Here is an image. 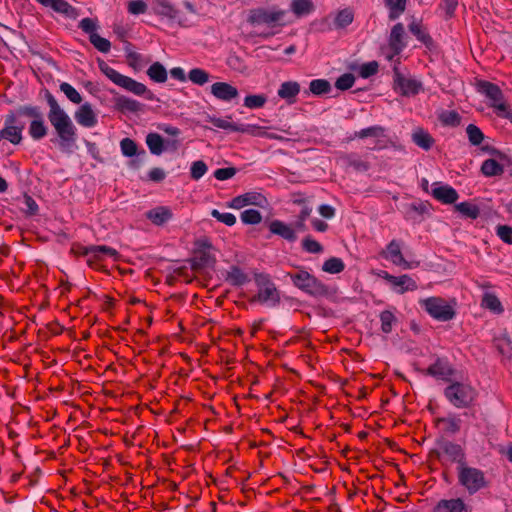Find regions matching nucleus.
<instances>
[{"label": "nucleus", "instance_id": "46", "mask_svg": "<svg viewBox=\"0 0 512 512\" xmlns=\"http://www.w3.org/2000/svg\"><path fill=\"white\" fill-rule=\"evenodd\" d=\"M353 18L354 15L351 10L343 9L336 15L334 23L337 28H344L352 23Z\"/></svg>", "mask_w": 512, "mask_h": 512}, {"label": "nucleus", "instance_id": "61", "mask_svg": "<svg viewBox=\"0 0 512 512\" xmlns=\"http://www.w3.org/2000/svg\"><path fill=\"white\" fill-rule=\"evenodd\" d=\"M443 124L449 126H457L460 124L461 117L456 111H445L440 115Z\"/></svg>", "mask_w": 512, "mask_h": 512}, {"label": "nucleus", "instance_id": "23", "mask_svg": "<svg viewBox=\"0 0 512 512\" xmlns=\"http://www.w3.org/2000/svg\"><path fill=\"white\" fill-rule=\"evenodd\" d=\"M437 424L441 425V430L447 435L457 434L461 429L462 420L455 414L437 419Z\"/></svg>", "mask_w": 512, "mask_h": 512}, {"label": "nucleus", "instance_id": "62", "mask_svg": "<svg viewBox=\"0 0 512 512\" xmlns=\"http://www.w3.org/2000/svg\"><path fill=\"white\" fill-rule=\"evenodd\" d=\"M346 164L352 167L357 172H364L369 169V163L352 156L345 157Z\"/></svg>", "mask_w": 512, "mask_h": 512}, {"label": "nucleus", "instance_id": "17", "mask_svg": "<svg viewBox=\"0 0 512 512\" xmlns=\"http://www.w3.org/2000/svg\"><path fill=\"white\" fill-rule=\"evenodd\" d=\"M264 203H267V201L263 194H240L229 202L228 206L234 209H240L250 204L263 206Z\"/></svg>", "mask_w": 512, "mask_h": 512}, {"label": "nucleus", "instance_id": "39", "mask_svg": "<svg viewBox=\"0 0 512 512\" xmlns=\"http://www.w3.org/2000/svg\"><path fill=\"white\" fill-rule=\"evenodd\" d=\"M494 343L501 355L507 358L512 356V341L506 334L495 338Z\"/></svg>", "mask_w": 512, "mask_h": 512}, {"label": "nucleus", "instance_id": "28", "mask_svg": "<svg viewBox=\"0 0 512 512\" xmlns=\"http://www.w3.org/2000/svg\"><path fill=\"white\" fill-rule=\"evenodd\" d=\"M454 210L458 212L463 218L466 219H476L480 215L479 207L469 201H464L458 204H455Z\"/></svg>", "mask_w": 512, "mask_h": 512}, {"label": "nucleus", "instance_id": "51", "mask_svg": "<svg viewBox=\"0 0 512 512\" xmlns=\"http://www.w3.org/2000/svg\"><path fill=\"white\" fill-rule=\"evenodd\" d=\"M466 132L469 138V141L472 145H479L483 139L484 134L482 131L474 124H469L466 128Z\"/></svg>", "mask_w": 512, "mask_h": 512}, {"label": "nucleus", "instance_id": "9", "mask_svg": "<svg viewBox=\"0 0 512 512\" xmlns=\"http://www.w3.org/2000/svg\"><path fill=\"white\" fill-rule=\"evenodd\" d=\"M285 15L286 11L284 10L260 7L250 10L247 21L254 26L266 25L273 28L285 24Z\"/></svg>", "mask_w": 512, "mask_h": 512}, {"label": "nucleus", "instance_id": "37", "mask_svg": "<svg viewBox=\"0 0 512 512\" xmlns=\"http://www.w3.org/2000/svg\"><path fill=\"white\" fill-rule=\"evenodd\" d=\"M23 126H5L0 132L3 139L9 140L12 144H19L22 140Z\"/></svg>", "mask_w": 512, "mask_h": 512}, {"label": "nucleus", "instance_id": "45", "mask_svg": "<svg viewBox=\"0 0 512 512\" xmlns=\"http://www.w3.org/2000/svg\"><path fill=\"white\" fill-rule=\"evenodd\" d=\"M29 133L32 138L34 139H41L44 137L47 133V128L44 125L43 119L38 118L36 120H33L30 124Z\"/></svg>", "mask_w": 512, "mask_h": 512}, {"label": "nucleus", "instance_id": "15", "mask_svg": "<svg viewBox=\"0 0 512 512\" xmlns=\"http://www.w3.org/2000/svg\"><path fill=\"white\" fill-rule=\"evenodd\" d=\"M395 85L404 96L415 95L421 88V83L415 79L406 78L397 71L395 72Z\"/></svg>", "mask_w": 512, "mask_h": 512}, {"label": "nucleus", "instance_id": "55", "mask_svg": "<svg viewBox=\"0 0 512 512\" xmlns=\"http://www.w3.org/2000/svg\"><path fill=\"white\" fill-rule=\"evenodd\" d=\"M89 40L100 52L107 53L110 50L111 44L109 40L101 37L99 34L90 35Z\"/></svg>", "mask_w": 512, "mask_h": 512}, {"label": "nucleus", "instance_id": "26", "mask_svg": "<svg viewBox=\"0 0 512 512\" xmlns=\"http://www.w3.org/2000/svg\"><path fill=\"white\" fill-rule=\"evenodd\" d=\"M409 31L417 37L429 50L435 48V44L431 36L424 30L419 21L413 20L409 24Z\"/></svg>", "mask_w": 512, "mask_h": 512}, {"label": "nucleus", "instance_id": "35", "mask_svg": "<svg viewBox=\"0 0 512 512\" xmlns=\"http://www.w3.org/2000/svg\"><path fill=\"white\" fill-rule=\"evenodd\" d=\"M146 144L154 155H160L165 150L163 138L157 133H149L146 136Z\"/></svg>", "mask_w": 512, "mask_h": 512}, {"label": "nucleus", "instance_id": "33", "mask_svg": "<svg viewBox=\"0 0 512 512\" xmlns=\"http://www.w3.org/2000/svg\"><path fill=\"white\" fill-rule=\"evenodd\" d=\"M481 305L495 314H501L504 311L500 300L493 293H485Z\"/></svg>", "mask_w": 512, "mask_h": 512}, {"label": "nucleus", "instance_id": "12", "mask_svg": "<svg viewBox=\"0 0 512 512\" xmlns=\"http://www.w3.org/2000/svg\"><path fill=\"white\" fill-rule=\"evenodd\" d=\"M431 205L427 201H415L403 204L401 211L407 220L419 221L423 215L428 214Z\"/></svg>", "mask_w": 512, "mask_h": 512}, {"label": "nucleus", "instance_id": "11", "mask_svg": "<svg viewBox=\"0 0 512 512\" xmlns=\"http://www.w3.org/2000/svg\"><path fill=\"white\" fill-rule=\"evenodd\" d=\"M456 370L446 357H437L435 361L423 371L424 375L446 383L454 379Z\"/></svg>", "mask_w": 512, "mask_h": 512}, {"label": "nucleus", "instance_id": "2", "mask_svg": "<svg viewBox=\"0 0 512 512\" xmlns=\"http://www.w3.org/2000/svg\"><path fill=\"white\" fill-rule=\"evenodd\" d=\"M443 395L455 408L465 409L474 404L478 393L469 382L452 380L444 388Z\"/></svg>", "mask_w": 512, "mask_h": 512}, {"label": "nucleus", "instance_id": "60", "mask_svg": "<svg viewBox=\"0 0 512 512\" xmlns=\"http://www.w3.org/2000/svg\"><path fill=\"white\" fill-rule=\"evenodd\" d=\"M355 77L351 73L341 75L335 82V87L339 90H347L353 86Z\"/></svg>", "mask_w": 512, "mask_h": 512}, {"label": "nucleus", "instance_id": "42", "mask_svg": "<svg viewBox=\"0 0 512 512\" xmlns=\"http://www.w3.org/2000/svg\"><path fill=\"white\" fill-rule=\"evenodd\" d=\"M20 200L22 203L20 209L26 214V216H35L38 214V204L29 194H23Z\"/></svg>", "mask_w": 512, "mask_h": 512}, {"label": "nucleus", "instance_id": "10", "mask_svg": "<svg viewBox=\"0 0 512 512\" xmlns=\"http://www.w3.org/2000/svg\"><path fill=\"white\" fill-rule=\"evenodd\" d=\"M439 451H437V458L440 461H448L456 463L457 467L463 466L466 461V453L463 447L457 443L449 440H442L438 442Z\"/></svg>", "mask_w": 512, "mask_h": 512}, {"label": "nucleus", "instance_id": "38", "mask_svg": "<svg viewBox=\"0 0 512 512\" xmlns=\"http://www.w3.org/2000/svg\"><path fill=\"white\" fill-rule=\"evenodd\" d=\"M147 75L157 83H164L167 80V71L160 62L153 63L148 68Z\"/></svg>", "mask_w": 512, "mask_h": 512}, {"label": "nucleus", "instance_id": "36", "mask_svg": "<svg viewBox=\"0 0 512 512\" xmlns=\"http://www.w3.org/2000/svg\"><path fill=\"white\" fill-rule=\"evenodd\" d=\"M291 10L297 17H301L311 13L314 10V4L311 0H292Z\"/></svg>", "mask_w": 512, "mask_h": 512}, {"label": "nucleus", "instance_id": "4", "mask_svg": "<svg viewBox=\"0 0 512 512\" xmlns=\"http://www.w3.org/2000/svg\"><path fill=\"white\" fill-rule=\"evenodd\" d=\"M254 281L257 293L251 298L252 303L267 307H277L281 303L280 291L267 273H255Z\"/></svg>", "mask_w": 512, "mask_h": 512}, {"label": "nucleus", "instance_id": "44", "mask_svg": "<svg viewBox=\"0 0 512 512\" xmlns=\"http://www.w3.org/2000/svg\"><path fill=\"white\" fill-rule=\"evenodd\" d=\"M481 171L486 176H496L503 173V167L494 159H487L481 166Z\"/></svg>", "mask_w": 512, "mask_h": 512}, {"label": "nucleus", "instance_id": "63", "mask_svg": "<svg viewBox=\"0 0 512 512\" xmlns=\"http://www.w3.org/2000/svg\"><path fill=\"white\" fill-rule=\"evenodd\" d=\"M388 5L391 8L390 18L394 19L404 12L406 6V0H387Z\"/></svg>", "mask_w": 512, "mask_h": 512}, {"label": "nucleus", "instance_id": "50", "mask_svg": "<svg viewBox=\"0 0 512 512\" xmlns=\"http://www.w3.org/2000/svg\"><path fill=\"white\" fill-rule=\"evenodd\" d=\"M302 248L312 254H319L323 252V246L310 236L305 237L302 240Z\"/></svg>", "mask_w": 512, "mask_h": 512}, {"label": "nucleus", "instance_id": "64", "mask_svg": "<svg viewBox=\"0 0 512 512\" xmlns=\"http://www.w3.org/2000/svg\"><path fill=\"white\" fill-rule=\"evenodd\" d=\"M497 236L507 244H512V227L508 225H498L496 227Z\"/></svg>", "mask_w": 512, "mask_h": 512}, {"label": "nucleus", "instance_id": "25", "mask_svg": "<svg viewBox=\"0 0 512 512\" xmlns=\"http://www.w3.org/2000/svg\"><path fill=\"white\" fill-rule=\"evenodd\" d=\"M171 217V210L165 206H158L146 212V218L157 226L163 225L170 220Z\"/></svg>", "mask_w": 512, "mask_h": 512}, {"label": "nucleus", "instance_id": "14", "mask_svg": "<svg viewBox=\"0 0 512 512\" xmlns=\"http://www.w3.org/2000/svg\"><path fill=\"white\" fill-rule=\"evenodd\" d=\"M384 257L390 260L393 264L402 266L404 269H409L410 264L405 260L401 252V245L397 240H392L386 247Z\"/></svg>", "mask_w": 512, "mask_h": 512}, {"label": "nucleus", "instance_id": "7", "mask_svg": "<svg viewBox=\"0 0 512 512\" xmlns=\"http://www.w3.org/2000/svg\"><path fill=\"white\" fill-rule=\"evenodd\" d=\"M458 483L463 486L470 495H473L487 486L485 474L482 470L468 466L457 467Z\"/></svg>", "mask_w": 512, "mask_h": 512}, {"label": "nucleus", "instance_id": "43", "mask_svg": "<svg viewBox=\"0 0 512 512\" xmlns=\"http://www.w3.org/2000/svg\"><path fill=\"white\" fill-rule=\"evenodd\" d=\"M309 90L314 95H323L330 92L331 84L325 79H315L310 82Z\"/></svg>", "mask_w": 512, "mask_h": 512}, {"label": "nucleus", "instance_id": "34", "mask_svg": "<svg viewBox=\"0 0 512 512\" xmlns=\"http://www.w3.org/2000/svg\"><path fill=\"white\" fill-rule=\"evenodd\" d=\"M300 92V85L295 81H287L281 84L278 96L282 99H292Z\"/></svg>", "mask_w": 512, "mask_h": 512}, {"label": "nucleus", "instance_id": "16", "mask_svg": "<svg viewBox=\"0 0 512 512\" xmlns=\"http://www.w3.org/2000/svg\"><path fill=\"white\" fill-rule=\"evenodd\" d=\"M211 93L217 99L222 101H230L237 98L238 90L227 82H216L211 86Z\"/></svg>", "mask_w": 512, "mask_h": 512}, {"label": "nucleus", "instance_id": "27", "mask_svg": "<svg viewBox=\"0 0 512 512\" xmlns=\"http://www.w3.org/2000/svg\"><path fill=\"white\" fill-rule=\"evenodd\" d=\"M90 251L92 252L93 264L104 257H110L114 260L119 257V252L116 249L106 245H90Z\"/></svg>", "mask_w": 512, "mask_h": 512}, {"label": "nucleus", "instance_id": "31", "mask_svg": "<svg viewBox=\"0 0 512 512\" xmlns=\"http://www.w3.org/2000/svg\"><path fill=\"white\" fill-rule=\"evenodd\" d=\"M153 10L156 14L169 19H175L178 14V11L167 0H155Z\"/></svg>", "mask_w": 512, "mask_h": 512}, {"label": "nucleus", "instance_id": "8", "mask_svg": "<svg viewBox=\"0 0 512 512\" xmlns=\"http://www.w3.org/2000/svg\"><path fill=\"white\" fill-rule=\"evenodd\" d=\"M421 307L435 320L447 322L456 316L453 305H450L444 298L428 297L420 300Z\"/></svg>", "mask_w": 512, "mask_h": 512}, {"label": "nucleus", "instance_id": "49", "mask_svg": "<svg viewBox=\"0 0 512 512\" xmlns=\"http://www.w3.org/2000/svg\"><path fill=\"white\" fill-rule=\"evenodd\" d=\"M241 220L245 224L256 225L262 220V216L258 210L247 209L241 213Z\"/></svg>", "mask_w": 512, "mask_h": 512}, {"label": "nucleus", "instance_id": "20", "mask_svg": "<svg viewBox=\"0 0 512 512\" xmlns=\"http://www.w3.org/2000/svg\"><path fill=\"white\" fill-rule=\"evenodd\" d=\"M269 230L272 234L278 235L289 242H294L297 239L295 229L280 220L271 221Z\"/></svg>", "mask_w": 512, "mask_h": 512}, {"label": "nucleus", "instance_id": "3", "mask_svg": "<svg viewBox=\"0 0 512 512\" xmlns=\"http://www.w3.org/2000/svg\"><path fill=\"white\" fill-rule=\"evenodd\" d=\"M287 276L296 288L309 296L319 298L331 295L330 287L305 269H299L295 273L289 272Z\"/></svg>", "mask_w": 512, "mask_h": 512}, {"label": "nucleus", "instance_id": "40", "mask_svg": "<svg viewBox=\"0 0 512 512\" xmlns=\"http://www.w3.org/2000/svg\"><path fill=\"white\" fill-rule=\"evenodd\" d=\"M345 269V264L341 258L331 257L327 259L323 265L322 270L329 274H338Z\"/></svg>", "mask_w": 512, "mask_h": 512}, {"label": "nucleus", "instance_id": "1", "mask_svg": "<svg viewBox=\"0 0 512 512\" xmlns=\"http://www.w3.org/2000/svg\"><path fill=\"white\" fill-rule=\"evenodd\" d=\"M46 100L49 105L48 119L59 137V144L62 148L70 147L75 142V127L67 115L60 107L57 100L49 93H46Z\"/></svg>", "mask_w": 512, "mask_h": 512}, {"label": "nucleus", "instance_id": "18", "mask_svg": "<svg viewBox=\"0 0 512 512\" xmlns=\"http://www.w3.org/2000/svg\"><path fill=\"white\" fill-rule=\"evenodd\" d=\"M405 29L402 23L395 24L390 32L389 47L394 55H398L405 47L404 43Z\"/></svg>", "mask_w": 512, "mask_h": 512}, {"label": "nucleus", "instance_id": "21", "mask_svg": "<svg viewBox=\"0 0 512 512\" xmlns=\"http://www.w3.org/2000/svg\"><path fill=\"white\" fill-rule=\"evenodd\" d=\"M76 121L84 127H92L96 124V115L92 109L91 104L84 103L75 112Z\"/></svg>", "mask_w": 512, "mask_h": 512}, {"label": "nucleus", "instance_id": "59", "mask_svg": "<svg viewBox=\"0 0 512 512\" xmlns=\"http://www.w3.org/2000/svg\"><path fill=\"white\" fill-rule=\"evenodd\" d=\"M312 209L307 205H304L297 217L296 222L294 223L295 230L305 231L306 225L305 221L310 216Z\"/></svg>", "mask_w": 512, "mask_h": 512}, {"label": "nucleus", "instance_id": "48", "mask_svg": "<svg viewBox=\"0 0 512 512\" xmlns=\"http://www.w3.org/2000/svg\"><path fill=\"white\" fill-rule=\"evenodd\" d=\"M384 128L381 126H373L362 129L355 133V137L363 139L366 137L379 138L384 136Z\"/></svg>", "mask_w": 512, "mask_h": 512}, {"label": "nucleus", "instance_id": "54", "mask_svg": "<svg viewBox=\"0 0 512 512\" xmlns=\"http://www.w3.org/2000/svg\"><path fill=\"white\" fill-rule=\"evenodd\" d=\"M210 214L213 218L227 226H233L236 223V217L232 213H222L217 209H213Z\"/></svg>", "mask_w": 512, "mask_h": 512}, {"label": "nucleus", "instance_id": "56", "mask_svg": "<svg viewBox=\"0 0 512 512\" xmlns=\"http://www.w3.org/2000/svg\"><path fill=\"white\" fill-rule=\"evenodd\" d=\"M121 152L126 157H132L137 154V144L130 138H124L120 142Z\"/></svg>", "mask_w": 512, "mask_h": 512}, {"label": "nucleus", "instance_id": "57", "mask_svg": "<svg viewBox=\"0 0 512 512\" xmlns=\"http://www.w3.org/2000/svg\"><path fill=\"white\" fill-rule=\"evenodd\" d=\"M267 101L266 96L264 95H248L244 99V105L247 108H261L265 105Z\"/></svg>", "mask_w": 512, "mask_h": 512}, {"label": "nucleus", "instance_id": "29", "mask_svg": "<svg viewBox=\"0 0 512 512\" xmlns=\"http://www.w3.org/2000/svg\"><path fill=\"white\" fill-rule=\"evenodd\" d=\"M411 137L413 142L424 150H429L435 142L433 137L422 128L415 129Z\"/></svg>", "mask_w": 512, "mask_h": 512}, {"label": "nucleus", "instance_id": "53", "mask_svg": "<svg viewBox=\"0 0 512 512\" xmlns=\"http://www.w3.org/2000/svg\"><path fill=\"white\" fill-rule=\"evenodd\" d=\"M214 260L213 257L206 251H199L192 263V267L194 269L204 268L209 265V263Z\"/></svg>", "mask_w": 512, "mask_h": 512}, {"label": "nucleus", "instance_id": "13", "mask_svg": "<svg viewBox=\"0 0 512 512\" xmlns=\"http://www.w3.org/2000/svg\"><path fill=\"white\" fill-rule=\"evenodd\" d=\"M384 278L395 288L396 292L403 294L407 291H414L417 289V283L409 275L393 276L385 272Z\"/></svg>", "mask_w": 512, "mask_h": 512}, {"label": "nucleus", "instance_id": "52", "mask_svg": "<svg viewBox=\"0 0 512 512\" xmlns=\"http://www.w3.org/2000/svg\"><path fill=\"white\" fill-rule=\"evenodd\" d=\"M60 90L66 95V97L73 103L79 104L82 101V97L79 92L72 87L70 84L63 82L60 85Z\"/></svg>", "mask_w": 512, "mask_h": 512}, {"label": "nucleus", "instance_id": "30", "mask_svg": "<svg viewBox=\"0 0 512 512\" xmlns=\"http://www.w3.org/2000/svg\"><path fill=\"white\" fill-rule=\"evenodd\" d=\"M208 119H209V121L213 125H215L218 128L228 129V130H232V131H236V132L244 133V132H249L250 129H260V127H257V126H254V125H250V126H247V127L239 126L237 124L228 122V121H226L224 119L217 118V117H208Z\"/></svg>", "mask_w": 512, "mask_h": 512}, {"label": "nucleus", "instance_id": "58", "mask_svg": "<svg viewBox=\"0 0 512 512\" xmlns=\"http://www.w3.org/2000/svg\"><path fill=\"white\" fill-rule=\"evenodd\" d=\"M128 12L132 15L144 14L148 5L144 0H131L127 5Z\"/></svg>", "mask_w": 512, "mask_h": 512}, {"label": "nucleus", "instance_id": "41", "mask_svg": "<svg viewBox=\"0 0 512 512\" xmlns=\"http://www.w3.org/2000/svg\"><path fill=\"white\" fill-rule=\"evenodd\" d=\"M381 331L385 334L392 332L393 326L397 322L396 316L390 310H384L380 313Z\"/></svg>", "mask_w": 512, "mask_h": 512}, {"label": "nucleus", "instance_id": "22", "mask_svg": "<svg viewBox=\"0 0 512 512\" xmlns=\"http://www.w3.org/2000/svg\"><path fill=\"white\" fill-rule=\"evenodd\" d=\"M435 512H468L466 504L460 498L442 499L434 508Z\"/></svg>", "mask_w": 512, "mask_h": 512}, {"label": "nucleus", "instance_id": "47", "mask_svg": "<svg viewBox=\"0 0 512 512\" xmlns=\"http://www.w3.org/2000/svg\"><path fill=\"white\" fill-rule=\"evenodd\" d=\"M188 78L191 82L197 85H204L209 80V74L200 68L190 70Z\"/></svg>", "mask_w": 512, "mask_h": 512}, {"label": "nucleus", "instance_id": "32", "mask_svg": "<svg viewBox=\"0 0 512 512\" xmlns=\"http://www.w3.org/2000/svg\"><path fill=\"white\" fill-rule=\"evenodd\" d=\"M115 107L120 111L138 112L142 105L131 98L119 96L115 98Z\"/></svg>", "mask_w": 512, "mask_h": 512}, {"label": "nucleus", "instance_id": "5", "mask_svg": "<svg viewBox=\"0 0 512 512\" xmlns=\"http://www.w3.org/2000/svg\"><path fill=\"white\" fill-rule=\"evenodd\" d=\"M475 87L479 93L484 94L490 101V107L494 108L498 114L512 122V110H509L508 105L504 101V95L496 84L485 81L477 80Z\"/></svg>", "mask_w": 512, "mask_h": 512}, {"label": "nucleus", "instance_id": "19", "mask_svg": "<svg viewBox=\"0 0 512 512\" xmlns=\"http://www.w3.org/2000/svg\"><path fill=\"white\" fill-rule=\"evenodd\" d=\"M41 5L52 8L55 12L66 15L69 18L76 19L78 11L65 0H37Z\"/></svg>", "mask_w": 512, "mask_h": 512}, {"label": "nucleus", "instance_id": "6", "mask_svg": "<svg viewBox=\"0 0 512 512\" xmlns=\"http://www.w3.org/2000/svg\"><path fill=\"white\" fill-rule=\"evenodd\" d=\"M99 68L114 84L135 95L140 96L146 94L148 99H153V93L150 92L144 84L137 82L128 76L120 74L113 68L109 67L104 61H99Z\"/></svg>", "mask_w": 512, "mask_h": 512}, {"label": "nucleus", "instance_id": "24", "mask_svg": "<svg viewBox=\"0 0 512 512\" xmlns=\"http://www.w3.org/2000/svg\"><path fill=\"white\" fill-rule=\"evenodd\" d=\"M225 281L232 286L240 287L250 281L249 276L237 265H232L226 272Z\"/></svg>", "mask_w": 512, "mask_h": 512}]
</instances>
